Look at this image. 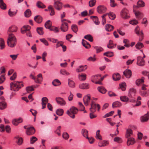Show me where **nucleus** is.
I'll list each match as a JSON object with an SVG mask.
<instances>
[{
    "label": "nucleus",
    "instance_id": "nucleus-1",
    "mask_svg": "<svg viewBox=\"0 0 149 149\" xmlns=\"http://www.w3.org/2000/svg\"><path fill=\"white\" fill-rule=\"evenodd\" d=\"M17 42V39L15 35L12 33L9 34L7 41L8 46L13 47L16 45Z\"/></svg>",
    "mask_w": 149,
    "mask_h": 149
},
{
    "label": "nucleus",
    "instance_id": "nucleus-2",
    "mask_svg": "<svg viewBox=\"0 0 149 149\" xmlns=\"http://www.w3.org/2000/svg\"><path fill=\"white\" fill-rule=\"evenodd\" d=\"M23 86V85L22 82L17 81H14L10 84L11 90L14 91H18Z\"/></svg>",
    "mask_w": 149,
    "mask_h": 149
},
{
    "label": "nucleus",
    "instance_id": "nucleus-3",
    "mask_svg": "<svg viewBox=\"0 0 149 149\" xmlns=\"http://www.w3.org/2000/svg\"><path fill=\"white\" fill-rule=\"evenodd\" d=\"M77 108L73 106L70 108L69 110L67 111L66 113L72 119L75 118V115L77 114L78 112Z\"/></svg>",
    "mask_w": 149,
    "mask_h": 149
},
{
    "label": "nucleus",
    "instance_id": "nucleus-4",
    "mask_svg": "<svg viewBox=\"0 0 149 149\" xmlns=\"http://www.w3.org/2000/svg\"><path fill=\"white\" fill-rule=\"evenodd\" d=\"M31 29V27L27 25L24 26L21 29V33L22 34L26 33L27 36L31 37H32V35L30 31Z\"/></svg>",
    "mask_w": 149,
    "mask_h": 149
},
{
    "label": "nucleus",
    "instance_id": "nucleus-5",
    "mask_svg": "<svg viewBox=\"0 0 149 149\" xmlns=\"http://www.w3.org/2000/svg\"><path fill=\"white\" fill-rule=\"evenodd\" d=\"M30 77L34 80L35 82L37 83L40 84L42 81L43 78L42 75L40 73L37 75V77H35L32 74H31Z\"/></svg>",
    "mask_w": 149,
    "mask_h": 149
},
{
    "label": "nucleus",
    "instance_id": "nucleus-6",
    "mask_svg": "<svg viewBox=\"0 0 149 149\" xmlns=\"http://www.w3.org/2000/svg\"><path fill=\"white\" fill-rule=\"evenodd\" d=\"M97 108V111H99L100 108V105L98 104H96L94 102L92 101L91 104V107L90 108V111L92 113H94L96 111Z\"/></svg>",
    "mask_w": 149,
    "mask_h": 149
},
{
    "label": "nucleus",
    "instance_id": "nucleus-7",
    "mask_svg": "<svg viewBox=\"0 0 149 149\" xmlns=\"http://www.w3.org/2000/svg\"><path fill=\"white\" fill-rule=\"evenodd\" d=\"M135 31L136 33L139 36V41H142L144 37V34L143 30H140L139 26H137L135 29Z\"/></svg>",
    "mask_w": 149,
    "mask_h": 149
},
{
    "label": "nucleus",
    "instance_id": "nucleus-8",
    "mask_svg": "<svg viewBox=\"0 0 149 149\" xmlns=\"http://www.w3.org/2000/svg\"><path fill=\"white\" fill-rule=\"evenodd\" d=\"M54 7L56 10L60 11L62 9L63 7V3L60 1H54L53 4Z\"/></svg>",
    "mask_w": 149,
    "mask_h": 149
},
{
    "label": "nucleus",
    "instance_id": "nucleus-9",
    "mask_svg": "<svg viewBox=\"0 0 149 149\" xmlns=\"http://www.w3.org/2000/svg\"><path fill=\"white\" fill-rule=\"evenodd\" d=\"M106 7L103 5H100L97 8V12L99 14H103L105 13L107 11Z\"/></svg>",
    "mask_w": 149,
    "mask_h": 149
},
{
    "label": "nucleus",
    "instance_id": "nucleus-10",
    "mask_svg": "<svg viewBox=\"0 0 149 149\" xmlns=\"http://www.w3.org/2000/svg\"><path fill=\"white\" fill-rule=\"evenodd\" d=\"M121 15L122 17L125 19H127L130 17L128 10L126 8H124L121 12Z\"/></svg>",
    "mask_w": 149,
    "mask_h": 149
},
{
    "label": "nucleus",
    "instance_id": "nucleus-11",
    "mask_svg": "<svg viewBox=\"0 0 149 149\" xmlns=\"http://www.w3.org/2000/svg\"><path fill=\"white\" fill-rule=\"evenodd\" d=\"M56 100L58 104L61 106H64L66 104L65 101L63 98L60 97H56Z\"/></svg>",
    "mask_w": 149,
    "mask_h": 149
},
{
    "label": "nucleus",
    "instance_id": "nucleus-12",
    "mask_svg": "<svg viewBox=\"0 0 149 149\" xmlns=\"http://www.w3.org/2000/svg\"><path fill=\"white\" fill-rule=\"evenodd\" d=\"M136 64L139 66H143L145 65V62L144 60L141 56H138L137 58Z\"/></svg>",
    "mask_w": 149,
    "mask_h": 149
},
{
    "label": "nucleus",
    "instance_id": "nucleus-13",
    "mask_svg": "<svg viewBox=\"0 0 149 149\" xmlns=\"http://www.w3.org/2000/svg\"><path fill=\"white\" fill-rule=\"evenodd\" d=\"M35 131L34 128L32 127H28L26 131V134L28 135H31L35 133Z\"/></svg>",
    "mask_w": 149,
    "mask_h": 149
},
{
    "label": "nucleus",
    "instance_id": "nucleus-14",
    "mask_svg": "<svg viewBox=\"0 0 149 149\" xmlns=\"http://www.w3.org/2000/svg\"><path fill=\"white\" fill-rule=\"evenodd\" d=\"M68 24L67 23H62L60 27L61 30L63 32H66L68 30Z\"/></svg>",
    "mask_w": 149,
    "mask_h": 149
},
{
    "label": "nucleus",
    "instance_id": "nucleus-15",
    "mask_svg": "<svg viewBox=\"0 0 149 149\" xmlns=\"http://www.w3.org/2000/svg\"><path fill=\"white\" fill-rule=\"evenodd\" d=\"M90 96L89 95H87L85 96L83 98V101L84 104L86 106H87L90 101Z\"/></svg>",
    "mask_w": 149,
    "mask_h": 149
},
{
    "label": "nucleus",
    "instance_id": "nucleus-16",
    "mask_svg": "<svg viewBox=\"0 0 149 149\" xmlns=\"http://www.w3.org/2000/svg\"><path fill=\"white\" fill-rule=\"evenodd\" d=\"M127 139V144L128 146L133 145L135 143V139L133 137H130Z\"/></svg>",
    "mask_w": 149,
    "mask_h": 149
},
{
    "label": "nucleus",
    "instance_id": "nucleus-17",
    "mask_svg": "<svg viewBox=\"0 0 149 149\" xmlns=\"http://www.w3.org/2000/svg\"><path fill=\"white\" fill-rule=\"evenodd\" d=\"M145 3L142 0H139L137 2V6H134L133 8L134 9L138 7H142L145 6Z\"/></svg>",
    "mask_w": 149,
    "mask_h": 149
},
{
    "label": "nucleus",
    "instance_id": "nucleus-18",
    "mask_svg": "<svg viewBox=\"0 0 149 149\" xmlns=\"http://www.w3.org/2000/svg\"><path fill=\"white\" fill-rule=\"evenodd\" d=\"M48 102V99L46 97H44L42 99V109H44L45 108L46 104Z\"/></svg>",
    "mask_w": 149,
    "mask_h": 149
},
{
    "label": "nucleus",
    "instance_id": "nucleus-19",
    "mask_svg": "<svg viewBox=\"0 0 149 149\" xmlns=\"http://www.w3.org/2000/svg\"><path fill=\"white\" fill-rule=\"evenodd\" d=\"M79 87L83 89H88L89 88V85L88 83H83L79 85Z\"/></svg>",
    "mask_w": 149,
    "mask_h": 149
},
{
    "label": "nucleus",
    "instance_id": "nucleus-20",
    "mask_svg": "<svg viewBox=\"0 0 149 149\" xmlns=\"http://www.w3.org/2000/svg\"><path fill=\"white\" fill-rule=\"evenodd\" d=\"M136 92V90L133 88H131L129 91L128 96L130 97L133 98L135 96Z\"/></svg>",
    "mask_w": 149,
    "mask_h": 149
},
{
    "label": "nucleus",
    "instance_id": "nucleus-21",
    "mask_svg": "<svg viewBox=\"0 0 149 149\" xmlns=\"http://www.w3.org/2000/svg\"><path fill=\"white\" fill-rule=\"evenodd\" d=\"M149 119V114L148 112L144 115L143 116L141 117V121L142 122L147 121Z\"/></svg>",
    "mask_w": 149,
    "mask_h": 149
},
{
    "label": "nucleus",
    "instance_id": "nucleus-22",
    "mask_svg": "<svg viewBox=\"0 0 149 149\" xmlns=\"http://www.w3.org/2000/svg\"><path fill=\"white\" fill-rule=\"evenodd\" d=\"M133 135V132L131 129H128L127 130L125 134V137L126 138L131 137Z\"/></svg>",
    "mask_w": 149,
    "mask_h": 149
},
{
    "label": "nucleus",
    "instance_id": "nucleus-23",
    "mask_svg": "<svg viewBox=\"0 0 149 149\" xmlns=\"http://www.w3.org/2000/svg\"><path fill=\"white\" fill-rule=\"evenodd\" d=\"M123 74L127 78H130L132 75V72L130 70L127 69L124 71Z\"/></svg>",
    "mask_w": 149,
    "mask_h": 149
},
{
    "label": "nucleus",
    "instance_id": "nucleus-24",
    "mask_svg": "<svg viewBox=\"0 0 149 149\" xmlns=\"http://www.w3.org/2000/svg\"><path fill=\"white\" fill-rule=\"evenodd\" d=\"M100 74H98L97 75H95L92 76L91 77V80L94 83L97 80H99L100 78L101 77Z\"/></svg>",
    "mask_w": 149,
    "mask_h": 149
},
{
    "label": "nucleus",
    "instance_id": "nucleus-25",
    "mask_svg": "<svg viewBox=\"0 0 149 149\" xmlns=\"http://www.w3.org/2000/svg\"><path fill=\"white\" fill-rule=\"evenodd\" d=\"M134 13L136 16V18L138 19H141L143 17V14L139 11H134Z\"/></svg>",
    "mask_w": 149,
    "mask_h": 149
},
{
    "label": "nucleus",
    "instance_id": "nucleus-26",
    "mask_svg": "<svg viewBox=\"0 0 149 149\" xmlns=\"http://www.w3.org/2000/svg\"><path fill=\"white\" fill-rule=\"evenodd\" d=\"M87 68V66L86 65L80 66L77 69L76 71L78 72H83L86 70Z\"/></svg>",
    "mask_w": 149,
    "mask_h": 149
},
{
    "label": "nucleus",
    "instance_id": "nucleus-27",
    "mask_svg": "<svg viewBox=\"0 0 149 149\" xmlns=\"http://www.w3.org/2000/svg\"><path fill=\"white\" fill-rule=\"evenodd\" d=\"M116 44H114L113 43V41L112 40H110L109 41V42L107 44V47L109 49H113L116 46Z\"/></svg>",
    "mask_w": 149,
    "mask_h": 149
},
{
    "label": "nucleus",
    "instance_id": "nucleus-28",
    "mask_svg": "<svg viewBox=\"0 0 149 149\" xmlns=\"http://www.w3.org/2000/svg\"><path fill=\"white\" fill-rule=\"evenodd\" d=\"M82 43L83 46L86 48L88 49L91 47L90 44L84 39L82 40Z\"/></svg>",
    "mask_w": 149,
    "mask_h": 149
},
{
    "label": "nucleus",
    "instance_id": "nucleus-29",
    "mask_svg": "<svg viewBox=\"0 0 149 149\" xmlns=\"http://www.w3.org/2000/svg\"><path fill=\"white\" fill-rule=\"evenodd\" d=\"M17 27L15 26H10L8 29V31L10 32H15L17 31Z\"/></svg>",
    "mask_w": 149,
    "mask_h": 149
},
{
    "label": "nucleus",
    "instance_id": "nucleus-30",
    "mask_svg": "<svg viewBox=\"0 0 149 149\" xmlns=\"http://www.w3.org/2000/svg\"><path fill=\"white\" fill-rule=\"evenodd\" d=\"M42 17L38 15L35 17L34 19L38 23H40L42 21Z\"/></svg>",
    "mask_w": 149,
    "mask_h": 149
},
{
    "label": "nucleus",
    "instance_id": "nucleus-31",
    "mask_svg": "<svg viewBox=\"0 0 149 149\" xmlns=\"http://www.w3.org/2000/svg\"><path fill=\"white\" fill-rule=\"evenodd\" d=\"M97 90L99 92L102 94L105 93L107 92V90L102 86L98 87Z\"/></svg>",
    "mask_w": 149,
    "mask_h": 149
},
{
    "label": "nucleus",
    "instance_id": "nucleus-32",
    "mask_svg": "<svg viewBox=\"0 0 149 149\" xmlns=\"http://www.w3.org/2000/svg\"><path fill=\"white\" fill-rule=\"evenodd\" d=\"M0 8L3 10L6 9V5L4 2L3 0H0Z\"/></svg>",
    "mask_w": 149,
    "mask_h": 149
},
{
    "label": "nucleus",
    "instance_id": "nucleus-33",
    "mask_svg": "<svg viewBox=\"0 0 149 149\" xmlns=\"http://www.w3.org/2000/svg\"><path fill=\"white\" fill-rule=\"evenodd\" d=\"M91 18L92 19L94 23L96 25H98L100 23V22L98 20V19L97 17L96 16H92Z\"/></svg>",
    "mask_w": 149,
    "mask_h": 149
},
{
    "label": "nucleus",
    "instance_id": "nucleus-34",
    "mask_svg": "<svg viewBox=\"0 0 149 149\" xmlns=\"http://www.w3.org/2000/svg\"><path fill=\"white\" fill-rule=\"evenodd\" d=\"M113 29V26L109 24H107L105 26V29L107 31H111Z\"/></svg>",
    "mask_w": 149,
    "mask_h": 149
},
{
    "label": "nucleus",
    "instance_id": "nucleus-35",
    "mask_svg": "<svg viewBox=\"0 0 149 149\" xmlns=\"http://www.w3.org/2000/svg\"><path fill=\"white\" fill-rule=\"evenodd\" d=\"M49 11L50 12V15L51 16L55 14L54 10L52 6H49L48 7Z\"/></svg>",
    "mask_w": 149,
    "mask_h": 149
},
{
    "label": "nucleus",
    "instance_id": "nucleus-36",
    "mask_svg": "<svg viewBox=\"0 0 149 149\" xmlns=\"http://www.w3.org/2000/svg\"><path fill=\"white\" fill-rule=\"evenodd\" d=\"M121 105L122 104L120 102L116 101L113 103L112 107L113 108L118 107H120Z\"/></svg>",
    "mask_w": 149,
    "mask_h": 149
},
{
    "label": "nucleus",
    "instance_id": "nucleus-37",
    "mask_svg": "<svg viewBox=\"0 0 149 149\" xmlns=\"http://www.w3.org/2000/svg\"><path fill=\"white\" fill-rule=\"evenodd\" d=\"M45 27L46 28L50 29L52 27V22L50 20L47 21L45 24Z\"/></svg>",
    "mask_w": 149,
    "mask_h": 149
},
{
    "label": "nucleus",
    "instance_id": "nucleus-38",
    "mask_svg": "<svg viewBox=\"0 0 149 149\" xmlns=\"http://www.w3.org/2000/svg\"><path fill=\"white\" fill-rule=\"evenodd\" d=\"M82 134L83 136L87 139H88V131L85 129H83L81 131Z\"/></svg>",
    "mask_w": 149,
    "mask_h": 149
},
{
    "label": "nucleus",
    "instance_id": "nucleus-39",
    "mask_svg": "<svg viewBox=\"0 0 149 149\" xmlns=\"http://www.w3.org/2000/svg\"><path fill=\"white\" fill-rule=\"evenodd\" d=\"M52 84L55 86H57L61 84V82L58 79H55L52 82Z\"/></svg>",
    "mask_w": 149,
    "mask_h": 149
},
{
    "label": "nucleus",
    "instance_id": "nucleus-40",
    "mask_svg": "<svg viewBox=\"0 0 149 149\" xmlns=\"http://www.w3.org/2000/svg\"><path fill=\"white\" fill-rule=\"evenodd\" d=\"M112 77L113 80L114 81L118 80L120 79V75L118 73L113 74Z\"/></svg>",
    "mask_w": 149,
    "mask_h": 149
},
{
    "label": "nucleus",
    "instance_id": "nucleus-41",
    "mask_svg": "<svg viewBox=\"0 0 149 149\" xmlns=\"http://www.w3.org/2000/svg\"><path fill=\"white\" fill-rule=\"evenodd\" d=\"M24 15L26 17H29L31 15V12L29 9L26 10L24 13Z\"/></svg>",
    "mask_w": 149,
    "mask_h": 149
},
{
    "label": "nucleus",
    "instance_id": "nucleus-42",
    "mask_svg": "<svg viewBox=\"0 0 149 149\" xmlns=\"http://www.w3.org/2000/svg\"><path fill=\"white\" fill-rule=\"evenodd\" d=\"M61 74L64 75H68L70 73L66 70L64 69H62L60 70V71Z\"/></svg>",
    "mask_w": 149,
    "mask_h": 149
},
{
    "label": "nucleus",
    "instance_id": "nucleus-43",
    "mask_svg": "<svg viewBox=\"0 0 149 149\" xmlns=\"http://www.w3.org/2000/svg\"><path fill=\"white\" fill-rule=\"evenodd\" d=\"M37 6L40 8H44L45 7V5L40 1H38L36 4Z\"/></svg>",
    "mask_w": 149,
    "mask_h": 149
},
{
    "label": "nucleus",
    "instance_id": "nucleus-44",
    "mask_svg": "<svg viewBox=\"0 0 149 149\" xmlns=\"http://www.w3.org/2000/svg\"><path fill=\"white\" fill-rule=\"evenodd\" d=\"M68 84L70 87L71 88H74L75 87V83L74 82L70 79H68Z\"/></svg>",
    "mask_w": 149,
    "mask_h": 149
},
{
    "label": "nucleus",
    "instance_id": "nucleus-45",
    "mask_svg": "<svg viewBox=\"0 0 149 149\" xmlns=\"http://www.w3.org/2000/svg\"><path fill=\"white\" fill-rule=\"evenodd\" d=\"M84 38L88 40L89 41L92 42L93 41V39L91 35L90 34L86 35L84 36Z\"/></svg>",
    "mask_w": 149,
    "mask_h": 149
},
{
    "label": "nucleus",
    "instance_id": "nucleus-46",
    "mask_svg": "<svg viewBox=\"0 0 149 149\" xmlns=\"http://www.w3.org/2000/svg\"><path fill=\"white\" fill-rule=\"evenodd\" d=\"M56 113L57 115L59 116H61L63 113L64 111L62 109H58L56 110Z\"/></svg>",
    "mask_w": 149,
    "mask_h": 149
},
{
    "label": "nucleus",
    "instance_id": "nucleus-47",
    "mask_svg": "<svg viewBox=\"0 0 149 149\" xmlns=\"http://www.w3.org/2000/svg\"><path fill=\"white\" fill-rule=\"evenodd\" d=\"M144 78L143 77H142L141 79H139L137 80L136 82V84L138 86H139L140 84L143 83L144 82Z\"/></svg>",
    "mask_w": 149,
    "mask_h": 149
},
{
    "label": "nucleus",
    "instance_id": "nucleus-48",
    "mask_svg": "<svg viewBox=\"0 0 149 149\" xmlns=\"http://www.w3.org/2000/svg\"><path fill=\"white\" fill-rule=\"evenodd\" d=\"M6 103L4 102L3 101L0 102V109H3L6 108Z\"/></svg>",
    "mask_w": 149,
    "mask_h": 149
},
{
    "label": "nucleus",
    "instance_id": "nucleus-49",
    "mask_svg": "<svg viewBox=\"0 0 149 149\" xmlns=\"http://www.w3.org/2000/svg\"><path fill=\"white\" fill-rule=\"evenodd\" d=\"M86 75L85 74H81L79 75V79L81 81L85 80L86 78Z\"/></svg>",
    "mask_w": 149,
    "mask_h": 149
},
{
    "label": "nucleus",
    "instance_id": "nucleus-50",
    "mask_svg": "<svg viewBox=\"0 0 149 149\" xmlns=\"http://www.w3.org/2000/svg\"><path fill=\"white\" fill-rule=\"evenodd\" d=\"M123 43L125 44L124 46L127 47H129L130 46V44L129 43V40L127 39H124L123 41Z\"/></svg>",
    "mask_w": 149,
    "mask_h": 149
},
{
    "label": "nucleus",
    "instance_id": "nucleus-51",
    "mask_svg": "<svg viewBox=\"0 0 149 149\" xmlns=\"http://www.w3.org/2000/svg\"><path fill=\"white\" fill-rule=\"evenodd\" d=\"M144 46L143 44L140 42H139L135 45L136 48L138 49H140Z\"/></svg>",
    "mask_w": 149,
    "mask_h": 149
},
{
    "label": "nucleus",
    "instance_id": "nucleus-52",
    "mask_svg": "<svg viewBox=\"0 0 149 149\" xmlns=\"http://www.w3.org/2000/svg\"><path fill=\"white\" fill-rule=\"evenodd\" d=\"M15 138L17 139V143L19 145H20L22 143L23 139L22 138L20 137L19 136H17L15 137Z\"/></svg>",
    "mask_w": 149,
    "mask_h": 149
},
{
    "label": "nucleus",
    "instance_id": "nucleus-53",
    "mask_svg": "<svg viewBox=\"0 0 149 149\" xmlns=\"http://www.w3.org/2000/svg\"><path fill=\"white\" fill-rule=\"evenodd\" d=\"M36 30L38 34L40 35H42L44 33L43 28L42 27L37 28Z\"/></svg>",
    "mask_w": 149,
    "mask_h": 149
},
{
    "label": "nucleus",
    "instance_id": "nucleus-54",
    "mask_svg": "<svg viewBox=\"0 0 149 149\" xmlns=\"http://www.w3.org/2000/svg\"><path fill=\"white\" fill-rule=\"evenodd\" d=\"M0 46L1 49H3L5 47L4 40L1 38H0Z\"/></svg>",
    "mask_w": 149,
    "mask_h": 149
},
{
    "label": "nucleus",
    "instance_id": "nucleus-55",
    "mask_svg": "<svg viewBox=\"0 0 149 149\" xmlns=\"http://www.w3.org/2000/svg\"><path fill=\"white\" fill-rule=\"evenodd\" d=\"M120 98V100L123 102H127L129 100L128 97L125 96H121Z\"/></svg>",
    "mask_w": 149,
    "mask_h": 149
},
{
    "label": "nucleus",
    "instance_id": "nucleus-56",
    "mask_svg": "<svg viewBox=\"0 0 149 149\" xmlns=\"http://www.w3.org/2000/svg\"><path fill=\"white\" fill-rule=\"evenodd\" d=\"M94 48L96 49L97 53H99L103 50V49L100 47L95 46L94 47Z\"/></svg>",
    "mask_w": 149,
    "mask_h": 149
},
{
    "label": "nucleus",
    "instance_id": "nucleus-57",
    "mask_svg": "<svg viewBox=\"0 0 149 149\" xmlns=\"http://www.w3.org/2000/svg\"><path fill=\"white\" fill-rule=\"evenodd\" d=\"M100 130H98L96 132V139H99L100 140H101L102 139V138L101 136L100 133Z\"/></svg>",
    "mask_w": 149,
    "mask_h": 149
},
{
    "label": "nucleus",
    "instance_id": "nucleus-58",
    "mask_svg": "<svg viewBox=\"0 0 149 149\" xmlns=\"http://www.w3.org/2000/svg\"><path fill=\"white\" fill-rule=\"evenodd\" d=\"M109 17L111 19H114L116 17L115 15L113 12H110L108 13Z\"/></svg>",
    "mask_w": 149,
    "mask_h": 149
},
{
    "label": "nucleus",
    "instance_id": "nucleus-59",
    "mask_svg": "<svg viewBox=\"0 0 149 149\" xmlns=\"http://www.w3.org/2000/svg\"><path fill=\"white\" fill-rule=\"evenodd\" d=\"M26 90L28 93H29L31 91H34V89L33 86H29L26 88Z\"/></svg>",
    "mask_w": 149,
    "mask_h": 149
},
{
    "label": "nucleus",
    "instance_id": "nucleus-60",
    "mask_svg": "<svg viewBox=\"0 0 149 149\" xmlns=\"http://www.w3.org/2000/svg\"><path fill=\"white\" fill-rule=\"evenodd\" d=\"M50 31H53L55 33H58L59 31V30L58 27L52 26L49 29Z\"/></svg>",
    "mask_w": 149,
    "mask_h": 149
},
{
    "label": "nucleus",
    "instance_id": "nucleus-61",
    "mask_svg": "<svg viewBox=\"0 0 149 149\" xmlns=\"http://www.w3.org/2000/svg\"><path fill=\"white\" fill-rule=\"evenodd\" d=\"M103 54L108 57H111L113 56V53L110 52H107L104 53Z\"/></svg>",
    "mask_w": 149,
    "mask_h": 149
},
{
    "label": "nucleus",
    "instance_id": "nucleus-62",
    "mask_svg": "<svg viewBox=\"0 0 149 149\" xmlns=\"http://www.w3.org/2000/svg\"><path fill=\"white\" fill-rule=\"evenodd\" d=\"M96 1V0H91L89 2V6L91 7L94 6L95 5Z\"/></svg>",
    "mask_w": 149,
    "mask_h": 149
},
{
    "label": "nucleus",
    "instance_id": "nucleus-63",
    "mask_svg": "<svg viewBox=\"0 0 149 149\" xmlns=\"http://www.w3.org/2000/svg\"><path fill=\"white\" fill-rule=\"evenodd\" d=\"M120 85V87L123 91H124L125 90L126 84L125 82L122 83Z\"/></svg>",
    "mask_w": 149,
    "mask_h": 149
},
{
    "label": "nucleus",
    "instance_id": "nucleus-64",
    "mask_svg": "<svg viewBox=\"0 0 149 149\" xmlns=\"http://www.w3.org/2000/svg\"><path fill=\"white\" fill-rule=\"evenodd\" d=\"M69 135L67 132H64L62 134L63 137L65 140L68 139L69 137Z\"/></svg>",
    "mask_w": 149,
    "mask_h": 149
}]
</instances>
